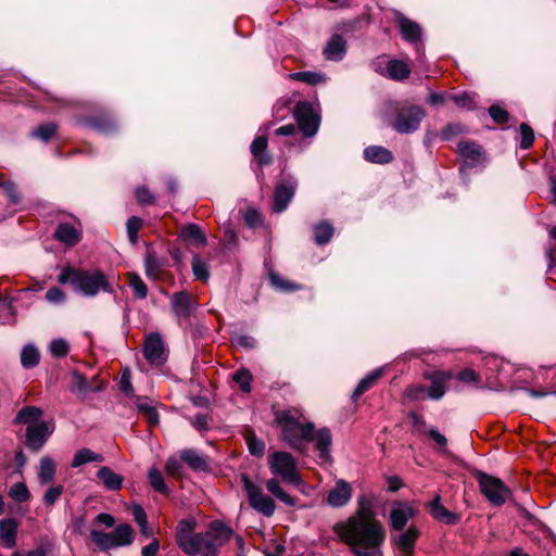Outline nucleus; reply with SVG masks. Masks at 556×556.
I'll list each match as a JSON object with an SVG mask.
<instances>
[{"instance_id":"1","label":"nucleus","mask_w":556,"mask_h":556,"mask_svg":"<svg viewBox=\"0 0 556 556\" xmlns=\"http://www.w3.org/2000/svg\"><path fill=\"white\" fill-rule=\"evenodd\" d=\"M332 530L355 556H381L386 531L377 518L350 516L334 523Z\"/></svg>"},{"instance_id":"2","label":"nucleus","mask_w":556,"mask_h":556,"mask_svg":"<svg viewBox=\"0 0 556 556\" xmlns=\"http://www.w3.org/2000/svg\"><path fill=\"white\" fill-rule=\"evenodd\" d=\"M276 420L281 428L283 440L290 447L301 450L305 442H315L318 458L323 463L330 460L332 438L329 429L321 428L315 431L314 424L305 421L302 412L298 408L277 413Z\"/></svg>"},{"instance_id":"3","label":"nucleus","mask_w":556,"mask_h":556,"mask_svg":"<svg viewBox=\"0 0 556 556\" xmlns=\"http://www.w3.org/2000/svg\"><path fill=\"white\" fill-rule=\"evenodd\" d=\"M62 285L70 283L76 292L91 298L99 292H111L106 277L100 270H83L74 267H64L58 276Z\"/></svg>"},{"instance_id":"4","label":"nucleus","mask_w":556,"mask_h":556,"mask_svg":"<svg viewBox=\"0 0 556 556\" xmlns=\"http://www.w3.org/2000/svg\"><path fill=\"white\" fill-rule=\"evenodd\" d=\"M232 530L223 522H213L210 530L197 533L189 543L184 544V552L190 556H217L218 548L231 539Z\"/></svg>"},{"instance_id":"5","label":"nucleus","mask_w":556,"mask_h":556,"mask_svg":"<svg viewBox=\"0 0 556 556\" xmlns=\"http://www.w3.org/2000/svg\"><path fill=\"white\" fill-rule=\"evenodd\" d=\"M268 467L274 476L280 477L283 482L299 485L301 477L298 472L295 458L287 452H274L268 457Z\"/></svg>"},{"instance_id":"6","label":"nucleus","mask_w":556,"mask_h":556,"mask_svg":"<svg viewBox=\"0 0 556 556\" xmlns=\"http://www.w3.org/2000/svg\"><path fill=\"white\" fill-rule=\"evenodd\" d=\"M477 479L479 482L481 493L486 500L495 506L503 505L506 500L511 495V492L505 483L493 476L484 472H478Z\"/></svg>"},{"instance_id":"7","label":"nucleus","mask_w":556,"mask_h":556,"mask_svg":"<svg viewBox=\"0 0 556 556\" xmlns=\"http://www.w3.org/2000/svg\"><path fill=\"white\" fill-rule=\"evenodd\" d=\"M425 111L417 105L402 108L393 122V128L402 135H408L417 130L420 126Z\"/></svg>"},{"instance_id":"8","label":"nucleus","mask_w":556,"mask_h":556,"mask_svg":"<svg viewBox=\"0 0 556 556\" xmlns=\"http://www.w3.org/2000/svg\"><path fill=\"white\" fill-rule=\"evenodd\" d=\"M242 482L248 494L250 506L266 517L274 515L276 509L274 500L270 496L265 495L262 490L248 478V476H242Z\"/></svg>"},{"instance_id":"9","label":"nucleus","mask_w":556,"mask_h":556,"mask_svg":"<svg viewBox=\"0 0 556 556\" xmlns=\"http://www.w3.org/2000/svg\"><path fill=\"white\" fill-rule=\"evenodd\" d=\"M298 127L304 137H314L320 125V117L307 102L299 103L295 109Z\"/></svg>"},{"instance_id":"10","label":"nucleus","mask_w":556,"mask_h":556,"mask_svg":"<svg viewBox=\"0 0 556 556\" xmlns=\"http://www.w3.org/2000/svg\"><path fill=\"white\" fill-rule=\"evenodd\" d=\"M143 353L151 365H163L167 359V353L163 339L159 333L152 332L144 340Z\"/></svg>"},{"instance_id":"11","label":"nucleus","mask_w":556,"mask_h":556,"mask_svg":"<svg viewBox=\"0 0 556 556\" xmlns=\"http://www.w3.org/2000/svg\"><path fill=\"white\" fill-rule=\"evenodd\" d=\"M418 514V509L407 502H395L390 511V527L393 530L402 531L408 520Z\"/></svg>"},{"instance_id":"12","label":"nucleus","mask_w":556,"mask_h":556,"mask_svg":"<svg viewBox=\"0 0 556 556\" xmlns=\"http://www.w3.org/2000/svg\"><path fill=\"white\" fill-rule=\"evenodd\" d=\"M53 428H50L48 422L39 421L37 424H30L26 429V444L34 451H39L47 439L52 433Z\"/></svg>"},{"instance_id":"13","label":"nucleus","mask_w":556,"mask_h":556,"mask_svg":"<svg viewBox=\"0 0 556 556\" xmlns=\"http://www.w3.org/2000/svg\"><path fill=\"white\" fill-rule=\"evenodd\" d=\"M457 153L463 159L464 165L468 167H473L485 161V154L476 141H459Z\"/></svg>"},{"instance_id":"14","label":"nucleus","mask_w":556,"mask_h":556,"mask_svg":"<svg viewBox=\"0 0 556 556\" xmlns=\"http://www.w3.org/2000/svg\"><path fill=\"white\" fill-rule=\"evenodd\" d=\"M353 489L349 482L343 479L336 481L334 486L329 491L326 502L333 508H340L348 505L352 498Z\"/></svg>"},{"instance_id":"15","label":"nucleus","mask_w":556,"mask_h":556,"mask_svg":"<svg viewBox=\"0 0 556 556\" xmlns=\"http://www.w3.org/2000/svg\"><path fill=\"white\" fill-rule=\"evenodd\" d=\"M453 375L451 371L434 370L425 374V378L431 382L428 389V397L431 400H440L444 396L445 383L452 379Z\"/></svg>"},{"instance_id":"16","label":"nucleus","mask_w":556,"mask_h":556,"mask_svg":"<svg viewBox=\"0 0 556 556\" xmlns=\"http://www.w3.org/2000/svg\"><path fill=\"white\" fill-rule=\"evenodd\" d=\"M323 53L328 61H341L346 54V40L339 34L332 35L327 41Z\"/></svg>"},{"instance_id":"17","label":"nucleus","mask_w":556,"mask_h":556,"mask_svg":"<svg viewBox=\"0 0 556 556\" xmlns=\"http://www.w3.org/2000/svg\"><path fill=\"white\" fill-rule=\"evenodd\" d=\"M54 237L66 247H74L81 240V229L70 223H61L55 228Z\"/></svg>"},{"instance_id":"18","label":"nucleus","mask_w":556,"mask_h":556,"mask_svg":"<svg viewBox=\"0 0 556 556\" xmlns=\"http://www.w3.org/2000/svg\"><path fill=\"white\" fill-rule=\"evenodd\" d=\"M170 304L177 318H188L193 308V301L187 292H176L170 298Z\"/></svg>"},{"instance_id":"19","label":"nucleus","mask_w":556,"mask_h":556,"mask_svg":"<svg viewBox=\"0 0 556 556\" xmlns=\"http://www.w3.org/2000/svg\"><path fill=\"white\" fill-rule=\"evenodd\" d=\"M295 182L279 184L275 190L274 210L278 213L285 211L295 192Z\"/></svg>"},{"instance_id":"20","label":"nucleus","mask_w":556,"mask_h":556,"mask_svg":"<svg viewBox=\"0 0 556 556\" xmlns=\"http://www.w3.org/2000/svg\"><path fill=\"white\" fill-rule=\"evenodd\" d=\"M396 22L401 34L406 41L410 43H417L419 41L421 37V28L417 23L408 20L401 13L396 15Z\"/></svg>"},{"instance_id":"21","label":"nucleus","mask_w":556,"mask_h":556,"mask_svg":"<svg viewBox=\"0 0 556 556\" xmlns=\"http://www.w3.org/2000/svg\"><path fill=\"white\" fill-rule=\"evenodd\" d=\"M419 536V530L415 526H410L406 531L401 533L396 539V546L404 556H409L415 547V543Z\"/></svg>"},{"instance_id":"22","label":"nucleus","mask_w":556,"mask_h":556,"mask_svg":"<svg viewBox=\"0 0 556 556\" xmlns=\"http://www.w3.org/2000/svg\"><path fill=\"white\" fill-rule=\"evenodd\" d=\"M430 515L438 521L446 525H454L457 521V516L446 509L440 502V496L437 495L433 501L429 503Z\"/></svg>"},{"instance_id":"23","label":"nucleus","mask_w":556,"mask_h":556,"mask_svg":"<svg viewBox=\"0 0 556 556\" xmlns=\"http://www.w3.org/2000/svg\"><path fill=\"white\" fill-rule=\"evenodd\" d=\"M97 477L106 490L118 491L122 489L124 478L109 467H101L97 472Z\"/></svg>"},{"instance_id":"24","label":"nucleus","mask_w":556,"mask_h":556,"mask_svg":"<svg viewBox=\"0 0 556 556\" xmlns=\"http://www.w3.org/2000/svg\"><path fill=\"white\" fill-rule=\"evenodd\" d=\"M180 458L195 471H204L208 467L206 457L193 448L182 450L180 452Z\"/></svg>"},{"instance_id":"25","label":"nucleus","mask_w":556,"mask_h":556,"mask_svg":"<svg viewBox=\"0 0 556 556\" xmlns=\"http://www.w3.org/2000/svg\"><path fill=\"white\" fill-rule=\"evenodd\" d=\"M17 523L13 519L0 521V539L7 548H12L16 543Z\"/></svg>"},{"instance_id":"26","label":"nucleus","mask_w":556,"mask_h":556,"mask_svg":"<svg viewBox=\"0 0 556 556\" xmlns=\"http://www.w3.org/2000/svg\"><path fill=\"white\" fill-rule=\"evenodd\" d=\"M136 407L142 414L151 426L159 424V414L148 397L137 396L135 401Z\"/></svg>"},{"instance_id":"27","label":"nucleus","mask_w":556,"mask_h":556,"mask_svg":"<svg viewBox=\"0 0 556 556\" xmlns=\"http://www.w3.org/2000/svg\"><path fill=\"white\" fill-rule=\"evenodd\" d=\"M364 156L371 163L384 164L392 160V153L381 146H370L364 150Z\"/></svg>"},{"instance_id":"28","label":"nucleus","mask_w":556,"mask_h":556,"mask_svg":"<svg viewBox=\"0 0 556 556\" xmlns=\"http://www.w3.org/2000/svg\"><path fill=\"white\" fill-rule=\"evenodd\" d=\"M194 522L190 519H182L178 522L176 528V543L184 549V544L189 543L194 534Z\"/></svg>"},{"instance_id":"29","label":"nucleus","mask_w":556,"mask_h":556,"mask_svg":"<svg viewBox=\"0 0 556 556\" xmlns=\"http://www.w3.org/2000/svg\"><path fill=\"white\" fill-rule=\"evenodd\" d=\"M387 75L394 80H403L409 76L408 65L400 60H391L387 64Z\"/></svg>"},{"instance_id":"30","label":"nucleus","mask_w":556,"mask_h":556,"mask_svg":"<svg viewBox=\"0 0 556 556\" xmlns=\"http://www.w3.org/2000/svg\"><path fill=\"white\" fill-rule=\"evenodd\" d=\"M113 541L116 547L126 546L134 541V531L129 525H119L112 532Z\"/></svg>"},{"instance_id":"31","label":"nucleus","mask_w":556,"mask_h":556,"mask_svg":"<svg viewBox=\"0 0 556 556\" xmlns=\"http://www.w3.org/2000/svg\"><path fill=\"white\" fill-rule=\"evenodd\" d=\"M55 476V464L49 457H43L40 460L38 480L40 484L46 485L52 482Z\"/></svg>"},{"instance_id":"32","label":"nucleus","mask_w":556,"mask_h":556,"mask_svg":"<svg viewBox=\"0 0 556 556\" xmlns=\"http://www.w3.org/2000/svg\"><path fill=\"white\" fill-rule=\"evenodd\" d=\"M42 409L36 406L23 407L15 417L16 424H30L39 422L38 419L42 416Z\"/></svg>"},{"instance_id":"33","label":"nucleus","mask_w":556,"mask_h":556,"mask_svg":"<svg viewBox=\"0 0 556 556\" xmlns=\"http://www.w3.org/2000/svg\"><path fill=\"white\" fill-rule=\"evenodd\" d=\"M180 235H181L182 239L193 240L194 242H197L198 244H200L202 247L206 245V243H207L204 232L195 224H188L187 226H185L181 229Z\"/></svg>"},{"instance_id":"34","label":"nucleus","mask_w":556,"mask_h":556,"mask_svg":"<svg viewBox=\"0 0 556 556\" xmlns=\"http://www.w3.org/2000/svg\"><path fill=\"white\" fill-rule=\"evenodd\" d=\"M382 368L375 369L374 371L369 372L366 377H364L357 384L356 389L353 392V399L358 397L363 393H365L367 390H369L375 382L381 377L382 375Z\"/></svg>"},{"instance_id":"35","label":"nucleus","mask_w":556,"mask_h":556,"mask_svg":"<svg viewBox=\"0 0 556 556\" xmlns=\"http://www.w3.org/2000/svg\"><path fill=\"white\" fill-rule=\"evenodd\" d=\"M101 454L94 453L89 448H81L76 452L72 460V467L77 468L91 462H102Z\"/></svg>"},{"instance_id":"36","label":"nucleus","mask_w":556,"mask_h":556,"mask_svg":"<svg viewBox=\"0 0 556 556\" xmlns=\"http://www.w3.org/2000/svg\"><path fill=\"white\" fill-rule=\"evenodd\" d=\"M40 359L38 349L33 344L24 346L21 353V363L24 368H33L38 365Z\"/></svg>"},{"instance_id":"37","label":"nucleus","mask_w":556,"mask_h":556,"mask_svg":"<svg viewBox=\"0 0 556 556\" xmlns=\"http://www.w3.org/2000/svg\"><path fill=\"white\" fill-rule=\"evenodd\" d=\"M267 490L279 501L285 503L288 506H294L295 501L292 496H290L288 493H286L282 488L279 484V481L277 479H269L266 482Z\"/></svg>"},{"instance_id":"38","label":"nucleus","mask_w":556,"mask_h":556,"mask_svg":"<svg viewBox=\"0 0 556 556\" xmlns=\"http://www.w3.org/2000/svg\"><path fill=\"white\" fill-rule=\"evenodd\" d=\"M291 78L306 83L312 86L324 84L327 80L325 74H323L320 72H311V71L293 73V74H291Z\"/></svg>"},{"instance_id":"39","label":"nucleus","mask_w":556,"mask_h":556,"mask_svg":"<svg viewBox=\"0 0 556 556\" xmlns=\"http://www.w3.org/2000/svg\"><path fill=\"white\" fill-rule=\"evenodd\" d=\"M148 479L150 485L153 488L155 492H159L164 495L168 494V486L166 485L164 478L157 468L152 467L149 469Z\"/></svg>"},{"instance_id":"40","label":"nucleus","mask_w":556,"mask_h":556,"mask_svg":"<svg viewBox=\"0 0 556 556\" xmlns=\"http://www.w3.org/2000/svg\"><path fill=\"white\" fill-rule=\"evenodd\" d=\"M127 277L128 285L132 289L134 295L140 300L146 299L148 295V287L140 276L136 273H129Z\"/></svg>"},{"instance_id":"41","label":"nucleus","mask_w":556,"mask_h":556,"mask_svg":"<svg viewBox=\"0 0 556 556\" xmlns=\"http://www.w3.org/2000/svg\"><path fill=\"white\" fill-rule=\"evenodd\" d=\"M333 235V228L330 224L321 222L314 227L315 242L319 245L329 242Z\"/></svg>"},{"instance_id":"42","label":"nucleus","mask_w":556,"mask_h":556,"mask_svg":"<svg viewBox=\"0 0 556 556\" xmlns=\"http://www.w3.org/2000/svg\"><path fill=\"white\" fill-rule=\"evenodd\" d=\"M353 516H359L363 518H376L372 502L366 495L357 497V509Z\"/></svg>"},{"instance_id":"43","label":"nucleus","mask_w":556,"mask_h":556,"mask_svg":"<svg viewBox=\"0 0 556 556\" xmlns=\"http://www.w3.org/2000/svg\"><path fill=\"white\" fill-rule=\"evenodd\" d=\"M58 125L52 122L43 123L31 131L33 139H50L56 136Z\"/></svg>"},{"instance_id":"44","label":"nucleus","mask_w":556,"mask_h":556,"mask_svg":"<svg viewBox=\"0 0 556 556\" xmlns=\"http://www.w3.org/2000/svg\"><path fill=\"white\" fill-rule=\"evenodd\" d=\"M92 541L103 549H110L116 547L113 541V535L111 533H104L102 531L92 530L91 533Z\"/></svg>"},{"instance_id":"45","label":"nucleus","mask_w":556,"mask_h":556,"mask_svg":"<svg viewBox=\"0 0 556 556\" xmlns=\"http://www.w3.org/2000/svg\"><path fill=\"white\" fill-rule=\"evenodd\" d=\"M192 273L197 279L206 281L210 277L208 266L198 255L192 257L191 262Z\"/></svg>"},{"instance_id":"46","label":"nucleus","mask_w":556,"mask_h":556,"mask_svg":"<svg viewBox=\"0 0 556 556\" xmlns=\"http://www.w3.org/2000/svg\"><path fill=\"white\" fill-rule=\"evenodd\" d=\"M83 124L94 130H108L113 128L114 123L110 118L106 117H90L83 121Z\"/></svg>"},{"instance_id":"47","label":"nucleus","mask_w":556,"mask_h":556,"mask_svg":"<svg viewBox=\"0 0 556 556\" xmlns=\"http://www.w3.org/2000/svg\"><path fill=\"white\" fill-rule=\"evenodd\" d=\"M49 351L53 357H64L70 351V344L65 339H54L49 345Z\"/></svg>"},{"instance_id":"48","label":"nucleus","mask_w":556,"mask_h":556,"mask_svg":"<svg viewBox=\"0 0 556 556\" xmlns=\"http://www.w3.org/2000/svg\"><path fill=\"white\" fill-rule=\"evenodd\" d=\"M9 495L16 502H26L30 498V493L23 482L13 484L9 491Z\"/></svg>"},{"instance_id":"49","label":"nucleus","mask_w":556,"mask_h":556,"mask_svg":"<svg viewBox=\"0 0 556 556\" xmlns=\"http://www.w3.org/2000/svg\"><path fill=\"white\" fill-rule=\"evenodd\" d=\"M233 381L238 383L239 388L243 392H250L251 391V381H252V375L247 369H240L236 371L232 376Z\"/></svg>"},{"instance_id":"50","label":"nucleus","mask_w":556,"mask_h":556,"mask_svg":"<svg viewBox=\"0 0 556 556\" xmlns=\"http://www.w3.org/2000/svg\"><path fill=\"white\" fill-rule=\"evenodd\" d=\"M144 273L150 279L156 280L160 275V265L152 254H147L144 258Z\"/></svg>"},{"instance_id":"51","label":"nucleus","mask_w":556,"mask_h":556,"mask_svg":"<svg viewBox=\"0 0 556 556\" xmlns=\"http://www.w3.org/2000/svg\"><path fill=\"white\" fill-rule=\"evenodd\" d=\"M267 141H252L251 152L260 160L261 164L269 163V156L266 154Z\"/></svg>"},{"instance_id":"52","label":"nucleus","mask_w":556,"mask_h":556,"mask_svg":"<svg viewBox=\"0 0 556 556\" xmlns=\"http://www.w3.org/2000/svg\"><path fill=\"white\" fill-rule=\"evenodd\" d=\"M247 444L249 452L254 456H262L265 452V444L254 434L247 435Z\"/></svg>"},{"instance_id":"53","label":"nucleus","mask_w":556,"mask_h":556,"mask_svg":"<svg viewBox=\"0 0 556 556\" xmlns=\"http://www.w3.org/2000/svg\"><path fill=\"white\" fill-rule=\"evenodd\" d=\"M467 134V128L460 124L454 123L447 125L442 131V139H454Z\"/></svg>"},{"instance_id":"54","label":"nucleus","mask_w":556,"mask_h":556,"mask_svg":"<svg viewBox=\"0 0 556 556\" xmlns=\"http://www.w3.org/2000/svg\"><path fill=\"white\" fill-rule=\"evenodd\" d=\"M451 99L458 108L466 110H472L475 108L473 96H471L470 93L464 92L454 94L451 97Z\"/></svg>"},{"instance_id":"55","label":"nucleus","mask_w":556,"mask_h":556,"mask_svg":"<svg viewBox=\"0 0 556 556\" xmlns=\"http://www.w3.org/2000/svg\"><path fill=\"white\" fill-rule=\"evenodd\" d=\"M63 493V486L61 484L50 486L45 493L42 501L47 506H52L61 497Z\"/></svg>"},{"instance_id":"56","label":"nucleus","mask_w":556,"mask_h":556,"mask_svg":"<svg viewBox=\"0 0 556 556\" xmlns=\"http://www.w3.org/2000/svg\"><path fill=\"white\" fill-rule=\"evenodd\" d=\"M269 280H270L271 286L280 291H292V290L298 289V287L289 283L288 281H286L281 276H279L276 273H270Z\"/></svg>"},{"instance_id":"57","label":"nucleus","mask_w":556,"mask_h":556,"mask_svg":"<svg viewBox=\"0 0 556 556\" xmlns=\"http://www.w3.org/2000/svg\"><path fill=\"white\" fill-rule=\"evenodd\" d=\"M65 299V293L58 287L50 288L46 293V300L51 304H62Z\"/></svg>"},{"instance_id":"58","label":"nucleus","mask_w":556,"mask_h":556,"mask_svg":"<svg viewBox=\"0 0 556 556\" xmlns=\"http://www.w3.org/2000/svg\"><path fill=\"white\" fill-rule=\"evenodd\" d=\"M489 114L492 119L496 123H504L508 121V112L498 104L491 105Z\"/></svg>"},{"instance_id":"59","label":"nucleus","mask_w":556,"mask_h":556,"mask_svg":"<svg viewBox=\"0 0 556 556\" xmlns=\"http://www.w3.org/2000/svg\"><path fill=\"white\" fill-rule=\"evenodd\" d=\"M457 378L459 381L465 383H470L475 386H479L480 377L472 369H464L458 375Z\"/></svg>"},{"instance_id":"60","label":"nucleus","mask_w":556,"mask_h":556,"mask_svg":"<svg viewBox=\"0 0 556 556\" xmlns=\"http://www.w3.org/2000/svg\"><path fill=\"white\" fill-rule=\"evenodd\" d=\"M141 219L139 217L132 216L127 220V232L131 240V242L136 241L137 232L141 227Z\"/></svg>"},{"instance_id":"61","label":"nucleus","mask_w":556,"mask_h":556,"mask_svg":"<svg viewBox=\"0 0 556 556\" xmlns=\"http://www.w3.org/2000/svg\"><path fill=\"white\" fill-rule=\"evenodd\" d=\"M190 422L198 431H206L210 428V418L203 414L195 415Z\"/></svg>"},{"instance_id":"62","label":"nucleus","mask_w":556,"mask_h":556,"mask_svg":"<svg viewBox=\"0 0 556 556\" xmlns=\"http://www.w3.org/2000/svg\"><path fill=\"white\" fill-rule=\"evenodd\" d=\"M181 468L182 466L180 462L175 456H170L167 458L165 464V470L169 476H179L181 472Z\"/></svg>"},{"instance_id":"63","label":"nucleus","mask_w":556,"mask_h":556,"mask_svg":"<svg viewBox=\"0 0 556 556\" xmlns=\"http://www.w3.org/2000/svg\"><path fill=\"white\" fill-rule=\"evenodd\" d=\"M244 222L250 227H256L262 224L261 214L254 208H249L244 214Z\"/></svg>"},{"instance_id":"64","label":"nucleus","mask_w":556,"mask_h":556,"mask_svg":"<svg viewBox=\"0 0 556 556\" xmlns=\"http://www.w3.org/2000/svg\"><path fill=\"white\" fill-rule=\"evenodd\" d=\"M136 197L138 201L142 204H152L154 203V195L150 192L146 187H140L136 190Z\"/></svg>"}]
</instances>
